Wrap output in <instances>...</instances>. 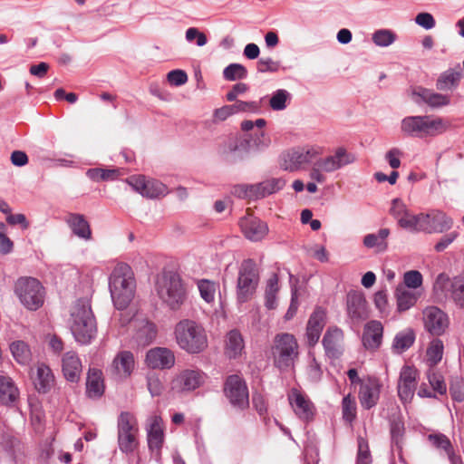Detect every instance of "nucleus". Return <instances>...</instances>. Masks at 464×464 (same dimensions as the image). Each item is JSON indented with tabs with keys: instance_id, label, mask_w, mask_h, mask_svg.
I'll use <instances>...</instances> for the list:
<instances>
[{
	"instance_id": "4be33fe9",
	"label": "nucleus",
	"mask_w": 464,
	"mask_h": 464,
	"mask_svg": "<svg viewBox=\"0 0 464 464\" xmlns=\"http://www.w3.org/2000/svg\"><path fill=\"white\" fill-rule=\"evenodd\" d=\"M325 324L326 313L318 306L310 315L306 324L305 338L309 347H314L318 343Z\"/></svg>"
},
{
	"instance_id": "052dcab7",
	"label": "nucleus",
	"mask_w": 464,
	"mask_h": 464,
	"mask_svg": "<svg viewBox=\"0 0 464 464\" xmlns=\"http://www.w3.org/2000/svg\"><path fill=\"white\" fill-rule=\"evenodd\" d=\"M390 431L392 443L400 446L404 434V423L401 420H393L391 422Z\"/></svg>"
},
{
	"instance_id": "69168bd1",
	"label": "nucleus",
	"mask_w": 464,
	"mask_h": 464,
	"mask_svg": "<svg viewBox=\"0 0 464 464\" xmlns=\"http://www.w3.org/2000/svg\"><path fill=\"white\" fill-rule=\"evenodd\" d=\"M195 39L197 40V45L199 47L204 46L208 42L207 36L203 33L199 32L198 28L189 27L186 31V40L191 43Z\"/></svg>"
},
{
	"instance_id": "603ef678",
	"label": "nucleus",
	"mask_w": 464,
	"mask_h": 464,
	"mask_svg": "<svg viewBox=\"0 0 464 464\" xmlns=\"http://www.w3.org/2000/svg\"><path fill=\"white\" fill-rule=\"evenodd\" d=\"M423 282V276L418 270H410L403 275V284L401 286H405L406 289L415 290L421 286Z\"/></svg>"
},
{
	"instance_id": "f03ea898",
	"label": "nucleus",
	"mask_w": 464,
	"mask_h": 464,
	"mask_svg": "<svg viewBox=\"0 0 464 464\" xmlns=\"http://www.w3.org/2000/svg\"><path fill=\"white\" fill-rule=\"evenodd\" d=\"M256 135V139H252L248 133L228 137L219 145L218 155L225 162L235 164L242 160L252 147L260 150L268 146L269 140L265 132L258 131Z\"/></svg>"
},
{
	"instance_id": "5701e85b",
	"label": "nucleus",
	"mask_w": 464,
	"mask_h": 464,
	"mask_svg": "<svg viewBox=\"0 0 464 464\" xmlns=\"http://www.w3.org/2000/svg\"><path fill=\"white\" fill-rule=\"evenodd\" d=\"M145 361L151 369H170L175 364V355L169 348L155 347L147 352Z\"/></svg>"
},
{
	"instance_id": "f3484780",
	"label": "nucleus",
	"mask_w": 464,
	"mask_h": 464,
	"mask_svg": "<svg viewBox=\"0 0 464 464\" xmlns=\"http://www.w3.org/2000/svg\"><path fill=\"white\" fill-rule=\"evenodd\" d=\"M417 387V370L404 365L400 372L397 390L398 396L403 403L411 401Z\"/></svg>"
},
{
	"instance_id": "423d86ee",
	"label": "nucleus",
	"mask_w": 464,
	"mask_h": 464,
	"mask_svg": "<svg viewBox=\"0 0 464 464\" xmlns=\"http://www.w3.org/2000/svg\"><path fill=\"white\" fill-rule=\"evenodd\" d=\"M271 353L275 367L281 372L293 368L299 356V345L296 338L288 333L276 334Z\"/></svg>"
},
{
	"instance_id": "a19ab883",
	"label": "nucleus",
	"mask_w": 464,
	"mask_h": 464,
	"mask_svg": "<svg viewBox=\"0 0 464 464\" xmlns=\"http://www.w3.org/2000/svg\"><path fill=\"white\" fill-rule=\"evenodd\" d=\"M10 351L14 359L22 365L31 362L32 353L29 345L21 340L14 341L10 344Z\"/></svg>"
},
{
	"instance_id": "4c0bfd02",
	"label": "nucleus",
	"mask_w": 464,
	"mask_h": 464,
	"mask_svg": "<svg viewBox=\"0 0 464 464\" xmlns=\"http://www.w3.org/2000/svg\"><path fill=\"white\" fill-rule=\"evenodd\" d=\"M245 347L244 340L237 330H231L227 334L225 353L229 358H237Z\"/></svg>"
},
{
	"instance_id": "bb28decb",
	"label": "nucleus",
	"mask_w": 464,
	"mask_h": 464,
	"mask_svg": "<svg viewBox=\"0 0 464 464\" xmlns=\"http://www.w3.org/2000/svg\"><path fill=\"white\" fill-rule=\"evenodd\" d=\"M383 326L381 322L372 320L364 325L362 342L365 349L376 351L382 342Z\"/></svg>"
},
{
	"instance_id": "6e6552de",
	"label": "nucleus",
	"mask_w": 464,
	"mask_h": 464,
	"mask_svg": "<svg viewBox=\"0 0 464 464\" xmlns=\"http://www.w3.org/2000/svg\"><path fill=\"white\" fill-rule=\"evenodd\" d=\"M259 281V270L255 260L251 258L243 260L238 269L236 286L238 304H245L254 296Z\"/></svg>"
},
{
	"instance_id": "338daca9",
	"label": "nucleus",
	"mask_w": 464,
	"mask_h": 464,
	"mask_svg": "<svg viewBox=\"0 0 464 464\" xmlns=\"http://www.w3.org/2000/svg\"><path fill=\"white\" fill-rule=\"evenodd\" d=\"M415 23L425 30H430L436 25V22L432 14L426 12L418 14L415 17Z\"/></svg>"
},
{
	"instance_id": "c9c22d12",
	"label": "nucleus",
	"mask_w": 464,
	"mask_h": 464,
	"mask_svg": "<svg viewBox=\"0 0 464 464\" xmlns=\"http://www.w3.org/2000/svg\"><path fill=\"white\" fill-rule=\"evenodd\" d=\"M254 185L256 199H260L283 189L285 180L281 178H272Z\"/></svg>"
},
{
	"instance_id": "20e7f679",
	"label": "nucleus",
	"mask_w": 464,
	"mask_h": 464,
	"mask_svg": "<svg viewBox=\"0 0 464 464\" xmlns=\"http://www.w3.org/2000/svg\"><path fill=\"white\" fill-rule=\"evenodd\" d=\"M155 291L170 310H179L187 299V290L181 276L174 271H163L157 276Z\"/></svg>"
},
{
	"instance_id": "6ab92c4d",
	"label": "nucleus",
	"mask_w": 464,
	"mask_h": 464,
	"mask_svg": "<svg viewBox=\"0 0 464 464\" xmlns=\"http://www.w3.org/2000/svg\"><path fill=\"white\" fill-rule=\"evenodd\" d=\"M382 384L374 376H369L364 382H362L359 390V401L361 406L365 410L375 407L380 399Z\"/></svg>"
},
{
	"instance_id": "72a5a7b5",
	"label": "nucleus",
	"mask_w": 464,
	"mask_h": 464,
	"mask_svg": "<svg viewBox=\"0 0 464 464\" xmlns=\"http://www.w3.org/2000/svg\"><path fill=\"white\" fill-rule=\"evenodd\" d=\"M462 77L463 72L459 65L454 69H448L437 79L436 87L440 91L455 89L459 86Z\"/></svg>"
},
{
	"instance_id": "4468645a",
	"label": "nucleus",
	"mask_w": 464,
	"mask_h": 464,
	"mask_svg": "<svg viewBox=\"0 0 464 464\" xmlns=\"http://www.w3.org/2000/svg\"><path fill=\"white\" fill-rule=\"evenodd\" d=\"M134 369V354L130 351L123 350L117 353L107 372L114 381L123 382L131 376Z\"/></svg>"
},
{
	"instance_id": "37998d69",
	"label": "nucleus",
	"mask_w": 464,
	"mask_h": 464,
	"mask_svg": "<svg viewBox=\"0 0 464 464\" xmlns=\"http://www.w3.org/2000/svg\"><path fill=\"white\" fill-rule=\"evenodd\" d=\"M157 335V328L153 323L144 322L136 332L135 339L139 344L147 345L152 343Z\"/></svg>"
},
{
	"instance_id": "e2e57ef3",
	"label": "nucleus",
	"mask_w": 464,
	"mask_h": 464,
	"mask_svg": "<svg viewBox=\"0 0 464 464\" xmlns=\"http://www.w3.org/2000/svg\"><path fill=\"white\" fill-rule=\"evenodd\" d=\"M233 109V113H238L242 111H252L256 112L259 110V104L256 102H244L237 101L233 104H230Z\"/></svg>"
},
{
	"instance_id": "1a4fd4ad",
	"label": "nucleus",
	"mask_w": 464,
	"mask_h": 464,
	"mask_svg": "<svg viewBox=\"0 0 464 464\" xmlns=\"http://www.w3.org/2000/svg\"><path fill=\"white\" fill-rule=\"evenodd\" d=\"M401 130L407 136L423 138L442 133L446 126L440 118L432 119L429 115L407 116L401 121Z\"/></svg>"
},
{
	"instance_id": "0eeeda50",
	"label": "nucleus",
	"mask_w": 464,
	"mask_h": 464,
	"mask_svg": "<svg viewBox=\"0 0 464 464\" xmlns=\"http://www.w3.org/2000/svg\"><path fill=\"white\" fill-rule=\"evenodd\" d=\"M453 219L446 212L431 208L427 212H420L412 217L410 232L426 234H441L450 230Z\"/></svg>"
},
{
	"instance_id": "e433bc0d",
	"label": "nucleus",
	"mask_w": 464,
	"mask_h": 464,
	"mask_svg": "<svg viewBox=\"0 0 464 464\" xmlns=\"http://www.w3.org/2000/svg\"><path fill=\"white\" fill-rule=\"evenodd\" d=\"M54 382V377L51 369L45 364H39L36 371V377L34 381L35 389L40 393L48 392Z\"/></svg>"
},
{
	"instance_id": "a18cd8bd",
	"label": "nucleus",
	"mask_w": 464,
	"mask_h": 464,
	"mask_svg": "<svg viewBox=\"0 0 464 464\" xmlns=\"http://www.w3.org/2000/svg\"><path fill=\"white\" fill-rule=\"evenodd\" d=\"M291 93L285 89L275 91L269 100V105L273 111L285 110L291 101Z\"/></svg>"
},
{
	"instance_id": "c03bdc74",
	"label": "nucleus",
	"mask_w": 464,
	"mask_h": 464,
	"mask_svg": "<svg viewBox=\"0 0 464 464\" xmlns=\"http://www.w3.org/2000/svg\"><path fill=\"white\" fill-rule=\"evenodd\" d=\"M119 175V170L116 169H102V168H93L89 169L86 171V176L92 181L100 182V181H107V180H114L117 179Z\"/></svg>"
},
{
	"instance_id": "ea45409f",
	"label": "nucleus",
	"mask_w": 464,
	"mask_h": 464,
	"mask_svg": "<svg viewBox=\"0 0 464 464\" xmlns=\"http://www.w3.org/2000/svg\"><path fill=\"white\" fill-rule=\"evenodd\" d=\"M395 297L398 311L404 312L416 304L419 296L411 290L406 289L405 286L398 285L395 290Z\"/></svg>"
},
{
	"instance_id": "f257e3e1",
	"label": "nucleus",
	"mask_w": 464,
	"mask_h": 464,
	"mask_svg": "<svg viewBox=\"0 0 464 464\" xmlns=\"http://www.w3.org/2000/svg\"><path fill=\"white\" fill-rule=\"evenodd\" d=\"M135 279L131 267L119 263L109 276V290L116 309L124 310L134 296Z\"/></svg>"
},
{
	"instance_id": "4d7b16f0",
	"label": "nucleus",
	"mask_w": 464,
	"mask_h": 464,
	"mask_svg": "<svg viewBox=\"0 0 464 464\" xmlns=\"http://www.w3.org/2000/svg\"><path fill=\"white\" fill-rule=\"evenodd\" d=\"M372 461L368 441L362 437H359L356 464H372Z\"/></svg>"
},
{
	"instance_id": "c756f323",
	"label": "nucleus",
	"mask_w": 464,
	"mask_h": 464,
	"mask_svg": "<svg viewBox=\"0 0 464 464\" xmlns=\"http://www.w3.org/2000/svg\"><path fill=\"white\" fill-rule=\"evenodd\" d=\"M390 214L397 220L400 227L410 231L412 224V217L416 214L411 213L401 198H396L392 200Z\"/></svg>"
},
{
	"instance_id": "79ce46f5",
	"label": "nucleus",
	"mask_w": 464,
	"mask_h": 464,
	"mask_svg": "<svg viewBox=\"0 0 464 464\" xmlns=\"http://www.w3.org/2000/svg\"><path fill=\"white\" fill-rule=\"evenodd\" d=\"M444 344L440 339H433L426 351L427 363L434 368L442 359Z\"/></svg>"
},
{
	"instance_id": "9b49d317",
	"label": "nucleus",
	"mask_w": 464,
	"mask_h": 464,
	"mask_svg": "<svg viewBox=\"0 0 464 464\" xmlns=\"http://www.w3.org/2000/svg\"><path fill=\"white\" fill-rule=\"evenodd\" d=\"M355 160L354 154L348 152L343 147H339L335 150L334 154L318 160L315 166L310 170L309 176L313 180L323 183L325 181V177L322 171L334 172L353 163Z\"/></svg>"
},
{
	"instance_id": "f8f14e48",
	"label": "nucleus",
	"mask_w": 464,
	"mask_h": 464,
	"mask_svg": "<svg viewBox=\"0 0 464 464\" xmlns=\"http://www.w3.org/2000/svg\"><path fill=\"white\" fill-rule=\"evenodd\" d=\"M117 430L120 450L127 455L133 453L139 446L135 417L129 411H121L118 417Z\"/></svg>"
},
{
	"instance_id": "09e8293b",
	"label": "nucleus",
	"mask_w": 464,
	"mask_h": 464,
	"mask_svg": "<svg viewBox=\"0 0 464 464\" xmlns=\"http://www.w3.org/2000/svg\"><path fill=\"white\" fill-rule=\"evenodd\" d=\"M223 77L230 82L244 80L247 77V70L240 63H230L224 69Z\"/></svg>"
},
{
	"instance_id": "5fc2aeb1",
	"label": "nucleus",
	"mask_w": 464,
	"mask_h": 464,
	"mask_svg": "<svg viewBox=\"0 0 464 464\" xmlns=\"http://www.w3.org/2000/svg\"><path fill=\"white\" fill-rule=\"evenodd\" d=\"M428 439L434 447L445 450L449 457L454 455L451 442L446 435L442 433L430 434Z\"/></svg>"
},
{
	"instance_id": "49530a36",
	"label": "nucleus",
	"mask_w": 464,
	"mask_h": 464,
	"mask_svg": "<svg viewBox=\"0 0 464 464\" xmlns=\"http://www.w3.org/2000/svg\"><path fill=\"white\" fill-rule=\"evenodd\" d=\"M450 297L455 304L464 309V277H454L450 285Z\"/></svg>"
},
{
	"instance_id": "2f4dec72",
	"label": "nucleus",
	"mask_w": 464,
	"mask_h": 464,
	"mask_svg": "<svg viewBox=\"0 0 464 464\" xmlns=\"http://www.w3.org/2000/svg\"><path fill=\"white\" fill-rule=\"evenodd\" d=\"M412 95L420 98L423 102L431 108H440L449 105L450 102V96L423 87H418L413 90Z\"/></svg>"
},
{
	"instance_id": "13d9d810",
	"label": "nucleus",
	"mask_w": 464,
	"mask_h": 464,
	"mask_svg": "<svg viewBox=\"0 0 464 464\" xmlns=\"http://www.w3.org/2000/svg\"><path fill=\"white\" fill-rule=\"evenodd\" d=\"M280 62L274 61L271 57H261L257 62V72L261 73L265 72H276L280 69Z\"/></svg>"
},
{
	"instance_id": "f704fd0d",
	"label": "nucleus",
	"mask_w": 464,
	"mask_h": 464,
	"mask_svg": "<svg viewBox=\"0 0 464 464\" xmlns=\"http://www.w3.org/2000/svg\"><path fill=\"white\" fill-rule=\"evenodd\" d=\"M19 396V391L14 381L8 376H0V402L13 406Z\"/></svg>"
},
{
	"instance_id": "680f3d73",
	"label": "nucleus",
	"mask_w": 464,
	"mask_h": 464,
	"mask_svg": "<svg viewBox=\"0 0 464 464\" xmlns=\"http://www.w3.org/2000/svg\"><path fill=\"white\" fill-rule=\"evenodd\" d=\"M126 182L132 188V189L142 197L146 189L147 179L143 175H133L126 179Z\"/></svg>"
},
{
	"instance_id": "a878e982",
	"label": "nucleus",
	"mask_w": 464,
	"mask_h": 464,
	"mask_svg": "<svg viewBox=\"0 0 464 464\" xmlns=\"http://www.w3.org/2000/svg\"><path fill=\"white\" fill-rule=\"evenodd\" d=\"M239 226L245 237L252 241L261 240L268 232L266 223L255 217L241 218Z\"/></svg>"
},
{
	"instance_id": "393cba45",
	"label": "nucleus",
	"mask_w": 464,
	"mask_h": 464,
	"mask_svg": "<svg viewBox=\"0 0 464 464\" xmlns=\"http://www.w3.org/2000/svg\"><path fill=\"white\" fill-rule=\"evenodd\" d=\"M347 314L353 322L367 319L366 300L362 293L351 291L347 294Z\"/></svg>"
},
{
	"instance_id": "6e6d98bb",
	"label": "nucleus",
	"mask_w": 464,
	"mask_h": 464,
	"mask_svg": "<svg viewBox=\"0 0 464 464\" xmlns=\"http://www.w3.org/2000/svg\"><path fill=\"white\" fill-rule=\"evenodd\" d=\"M343 418L352 422L356 417V402L350 394L344 396L342 401Z\"/></svg>"
},
{
	"instance_id": "a211bd4d",
	"label": "nucleus",
	"mask_w": 464,
	"mask_h": 464,
	"mask_svg": "<svg viewBox=\"0 0 464 464\" xmlns=\"http://www.w3.org/2000/svg\"><path fill=\"white\" fill-rule=\"evenodd\" d=\"M319 153L314 148L294 149L284 156L283 168L291 172L295 171L304 164L311 163Z\"/></svg>"
},
{
	"instance_id": "58836bf2",
	"label": "nucleus",
	"mask_w": 464,
	"mask_h": 464,
	"mask_svg": "<svg viewBox=\"0 0 464 464\" xmlns=\"http://www.w3.org/2000/svg\"><path fill=\"white\" fill-rule=\"evenodd\" d=\"M415 341L414 331L408 328L396 334L392 349L395 353L401 354L412 346Z\"/></svg>"
},
{
	"instance_id": "dca6fc26",
	"label": "nucleus",
	"mask_w": 464,
	"mask_h": 464,
	"mask_svg": "<svg viewBox=\"0 0 464 464\" xmlns=\"http://www.w3.org/2000/svg\"><path fill=\"white\" fill-rule=\"evenodd\" d=\"M425 330L431 335H442L450 325L449 315L437 306L427 307L423 311Z\"/></svg>"
},
{
	"instance_id": "cd10ccee",
	"label": "nucleus",
	"mask_w": 464,
	"mask_h": 464,
	"mask_svg": "<svg viewBox=\"0 0 464 464\" xmlns=\"http://www.w3.org/2000/svg\"><path fill=\"white\" fill-rule=\"evenodd\" d=\"M65 222L72 235L78 238L83 240H90L92 238L91 226L84 215L69 213L65 218Z\"/></svg>"
},
{
	"instance_id": "39448f33",
	"label": "nucleus",
	"mask_w": 464,
	"mask_h": 464,
	"mask_svg": "<svg viewBox=\"0 0 464 464\" xmlns=\"http://www.w3.org/2000/svg\"><path fill=\"white\" fill-rule=\"evenodd\" d=\"M71 317L70 328L75 341L81 344L90 343L97 333L96 320L90 303L85 300H78Z\"/></svg>"
},
{
	"instance_id": "7c9ffc66",
	"label": "nucleus",
	"mask_w": 464,
	"mask_h": 464,
	"mask_svg": "<svg viewBox=\"0 0 464 464\" xmlns=\"http://www.w3.org/2000/svg\"><path fill=\"white\" fill-rule=\"evenodd\" d=\"M391 234L389 228H380L377 233L364 236L362 243L366 248L374 249L376 253H384L388 250V237Z\"/></svg>"
},
{
	"instance_id": "de8ad7c7",
	"label": "nucleus",
	"mask_w": 464,
	"mask_h": 464,
	"mask_svg": "<svg viewBox=\"0 0 464 464\" xmlns=\"http://www.w3.org/2000/svg\"><path fill=\"white\" fill-rule=\"evenodd\" d=\"M168 188L162 182L157 179H147L146 189L143 197L148 198H157L168 194Z\"/></svg>"
},
{
	"instance_id": "864d4df0",
	"label": "nucleus",
	"mask_w": 464,
	"mask_h": 464,
	"mask_svg": "<svg viewBox=\"0 0 464 464\" xmlns=\"http://www.w3.org/2000/svg\"><path fill=\"white\" fill-rule=\"evenodd\" d=\"M396 34L388 29L377 30L372 34V42L382 47H387L394 43Z\"/></svg>"
},
{
	"instance_id": "412c9836",
	"label": "nucleus",
	"mask_w": 464,
	"mask_h": 464,
	"mask_svg": "<svg viewBox=\"0 0 464 464\" xmlns=\"http://www.w3.org/2000/svg\"><path fill=\"white\" fill-rule=\"evenodd\" d=\"M325 354L330 359H338L343 353V333L336 327H329L322 340Z\"/></svg>"
},
{
	"instance_id": "473e14b6",
	"label": "nucleus",
	"mask_w": 464,
	"mask_h": 464,
	"mask_svg": "<svg viewBox=\"0 0 464 464\" xmlns=\"http://www.w3.org/2000/svg\"><path fill=\"white\" fill-rule=\"evenodd\" d=\"M104 393V383L101 370L90 369L86 381V394L91 399H99Z\"/></svg>"
},
{
	"instance_id": "aec40b11",
	"label": "nucleus",
	"mask_w": 464,
	"mask_h": 464,
	"mask_svg": "<svg viewBox=\"0 0 464 464\" xmlns=\"http://www.w3.org/2000/svg\"><path fill=\"white\" fill-rule=\"evenodd\" d=\"M204 382V373L199 370H184L172 381V390L179 392H191Z\"/></svg>"
},
{
	"instance_id": "7ed1b4c3",
	"label": "nucleus",
	"mask_w": 464,
	"mask_h": 464,
	"mask_svg": "<svg viewBox=\"0 0 464 464\" xmlns=\"http://www.w3.org/2000/svg\"><path fill=\"white\" fill-rule=\"evenodd\" d=\"M174 335L179 347L188 354H198L208 348L206 330L194 320H180L175 325Z\"/></svg>"
},
{
	"instance_id": "3c124183",
	"label": "nucleus",
	"mask_w": 464,
	"mask_h": 464,
	"mask_svg": "<svg viewBox=\"0 0 464 464\" xmlns=\"http://www.w3.org/2000/svg\"><path fill=\"white\" fill-rule=\"evenodd\" d=\"M427 378L434 392H437L440 395L447 392V386L443 376L437 372L433 368L429 369L427 372Z\"/></svg>"
},
{
	"instance_id": "bf43d9fd",
	"label": "nucleus",
	"mask_w": 464,
	"mask_h": 464,
	"mask_svg": "<svg viewBox=\"0 0 464 464\" xmlns=\"http://www.w3.org/2000/svg\"><path fill=\"white\" fill-rule=\"evenodd\" d=\"M232 194L239 198L256 199L254 184H239L233 188Z\"/></svg>"
},
{
	"instance_id": "8fccbe9b",
	"label": "nucleus",
	"mask_w": 464,
	"mask_h": 464,
	"mask_svg": "<svg viewBox=\"0 0 464 464\" xmlns=\"http://www.w3.org/2000/svg\"><path fill=\"white\" fill-rule=\"evenodd\" d=\"M198 288L201 298L207 303H212L215 300L217 285L208 279H201L198 282Z\"/></svg>"
},
{
	"instance_id": "9d476101",
	"label": "nucleus",
	"mask_w": 464,
	"mask_h": 464,
	"mask_svg": "<svg viewBox=\"0 0 464 464\" xmlns=\"http://www.w3.org/2000/svg\"><path fill=\"white\" fill-rule=\"evenodd\" d=\"M14 293L21 304L28 310H38L44 302L45 290L39 280L22 277L17 280Z\"/></svg>"
},
{
	"instance_id": "ddd939ff",
	"label": "nucleus",
	"mask_w": 464,
	"mask_h": 464,
	"mask_svg": "<svg viewBox=\"0 0 464 464\" xmlns=\"http://www.w3.org/2000/svg\"><path fill=\"white\" fill-rule=\"evenodd\" d=\"M223 392L234 408L244 410L248 407V388L242 376L238 374L228 375L225 380Z\"/></svg>"
},
{
	"instance_id": "b1692460",
	"label": "nucleus",
	"mask_w": 464,
	"mask_h": 464,
	"mask_svg": "<svg viewBox=\"0 0 464 464\" xmlns=\"http://www.w3.org/2000/svg\"><path fill=\"white\" fill-rule=\"evenodd\" d=\"M148 446L150 452L154 455L155 459H160V450L164 441V433L161 428V418L160 416H153L150 419V423L147 429Z\"/></svg>"
},
{
	"instance_id": "774afa93",
	"label": "nucleus",
	"mask_w": 464,
	"mask_h": 464,
	"mask_svg": "<svg viewBox=\"0 0 464 464\" xmlns=\"http://www.w3.org/2000/svg\"><path fill=\"white\" fill-rule=\"evenodd\" d=\"M168 81L174 86H180L188 82V75L183 70L170 71L167 75Z\"/></svg>"
},
{
	"instance_id": "0e129e2a",
	"label": "nucleus",
	"mask_w": 464,
	"mask_h": 464,
	"mask_svg": "<svg viewBox=\"0 0 464 464\" xmlns=\"http://www.w3.org/2000/svg\"><path fill=\"white\" fill-rule=\"evenodd\" d=\"M147 387L152 397L161 395L164 389L162 382L156 375L147 377Z\"/></svg>"
},
{
	"instance_id": "c85d7f7f",
	"label": "nucleus",
	"mask_w": 464,
	"mask_h": 464,
	"mask_svg": "<svg viewBox=\"0 0 464 464\" xmlns=\"http://www.w3.org/2000/svg\"><path fill=\"white\" fill-rule=\"evenodd\" d=\"M63 373L70 382H78L82 372V362L73 352H67L63 357Z\"/></svg>"
},
{
	"instance_id": "2eb2a0df",
	"label": "nucleus",
	"mask_w": 464,
	"mask_h": 464,
	"mask_svg": "<svg viewBox=\"0 0 464 464\" xmlns=\"http://www.w3.org/2000/svg\"><path fill=\"white\" fill-rule=\"evenodd\" d=\"M289 403L295 414L304 422H310L314 420L316 409L309 397L294 388L288 394Z\"/></svg>"
}]
</instances>
